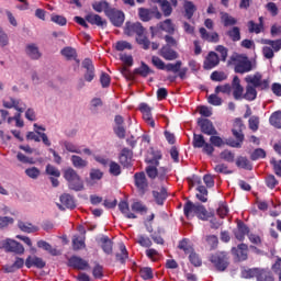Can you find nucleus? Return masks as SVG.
Returning <instances> with one entry per match:
<instances>
[{"instance_id":"obj_33","label":"nucleus","mask_w":281,"mask_h":281,"mask_svg":"<svg viewBox=\"0 0 281 281\" xmlns=\"http://www.w3.org/2000/svg\"><path fill=\"white\" fill-rule=\"evenodd\" d=\"M104 177L103 171L101 169H90V179L87 180L88 184L93 186L97 181H101Z\"/></svg>"},{"instance_id":"obj_36","label":"nucleus","mask_w":281,"mask_h":281,"mask_svg":"<svg viewBox=\"0 0 281 281\" xmlns=\"http://www.w3.org/2000/svg\"><path fill=\"white\" fill-rule=\"evenodd\" d=\"M194 214L201 221H209V218L211 217V215L207 212V210L205 209V206L201 205V204H196V206L194 209Z\"/></svg>"},{"instance_id":"obj_41","label":"nucleus","mask_w":281,"mask_h":281,"mask_svg":"<svg viewBox=\"0 0 281 281\" xmlns=\"http://www.w3.org/2000/svg\"><path fill=\"white\" fill-rule=\"evenodd\" d=\"M269 123L274 128H281V111H274L269 116Z\"/></svg>"},{"instance_id":"obj_26","label":"nucleus","mask_w":281,"mask_h":281,"mask_svg":"<svg viewBox=\"0 0 281 281\" xmlns=\"http://www.w3.org/2000/svg\"><path fill=\"white\" fill-rule=\"evenodd\" d=\"M25 266L31 269L32 267H35L37 269H44L46 267V262L38 257H29L25 261Z\"/></svg>"},{"instance_id":"obj_50","label":"nucleus","mask_w":281,"mask_h":281,"mask_svg":"<svg viewBox=\"0 0 281 281\" xmlns=\"http://www.w3.org/2000/svg\"><path fill=\"white\" fill-rule=\"evenodd\" d=\"M196 191L199 193H196V199L203 203L207 202V194H209V191L206 189V187H203V184H199L196 187Z\"/></svg>"},{"instance_id":"obj_23","label":"nucleus","mask_w":281,"mask_h":281,"mask_svg":"<svg viewBox=\"0 0 281 281\" xmlns=\"http://www.w3.org/2000/svg\"><path fill=\"white\" fill-rule=\"evenodd\" d=\"M160 56L165 58V60L172 61L178 59L179 54L170 46H162V48H160Z\"/></svg>"},{"instance_id":"obj_61","label":"nucleus","mask_w":281,"mask_h":281,"mask_svg":"<svg viewBox=\"0 0 281 281\" xmlns=\"http://www.w3.org/2000/svg\"><path fill=\"white\" fill-rule=\"evenodd\" d=\"M266 157H267V153L261 148L254 149V151L250 154V160L252 161L265 159Z\"/></svg>"},{"instance_id":"obj_64","label":"nucleus","mask_w":281,"mask_h":281,"mask_svg":"<svg viewBox=\"0 0 281 281\" xmlns=\"http://www.w3.org/2000/svg\"><path fill=\"white\" fill-rule=\"evenodd\" d=\"M46 175L55 178H60L61 173L57 167H54V165H47L46 166Z\"/></svg>"},{"instance_id":"obj_32","label":"nucleus","mask_w":281,"mask_h":281,"mask_svg":"<svg viewBox=\"0 0 281 281\" xmlns=\"http://www.w3.org/2000/svg\"><path fill=\"white\" fill-rule=\"evenodd\" d=\"M221 21L224 27L234 26L237 24V19L232 16L228 12H220Z\"/></svg>"},{"instance_id":"obj_12","label":"nucleus","mask_w":281,"mask_h":281,"mask_svg":"<svg viewBox=\"0 0 281 281\" xmlns=\"http://www.w3.org/2000/svg\"><path fill=\"white\" fill-rule=\"evenodd\" d=\"M146 29L143 26L140 22H127L125 23V35L127 36H134L136 37L140 36V34H145Z\"/></svg>"},{"instance_id":"obj_5","label":"nucleus","mask_w":281,"mask_h":281,"mask_svg":"<svg viewBox=\"0 0 281 281\" xmlns=\"http://www.w3.org/2000/svg\"><path fill=\"white\" fill-rule=\"evenodd\" d=\"M3 106L7 109H15L19 113L15 114L16 127L22 128L24 126V121H21V113L24 112L25 106H21L20 100L9 97L3 100Z\"/></svg>"},{"instance_id":"obj_34","label":"nucleus","mask_w":281,"mask_h":281,"mask_svg":"<svg viewBox=\"0 0 281 281\" xmlns=\"http://www.w3.org/2000/svg\"><path fill=\"white\" fill-rule=\"evenodd\" d=\"M60 202L67 209L74 210L76 207L75 198L70 193H63L60 195Z\"/></svg>"},{"instance_id":"obj_37","label":"nucleus","mask_w":281,"mask_h":281,"mask_svg":"<svg viewBox=\"0 0 281 281\" xmlns=\"http://www.w3.org/2000/svg\"><path fill=\"white\" fill-rule=\"evenodd\" d=\"M261 44L271 46V49L274 53H278L281 50V38H278V40L261 38Z\"/></svg>"},{"instance_id":"obj_55","label":"nucleus","mask_w":281,"mask_h":281,"mask_svg":"<svg viewBox=\"0 0 281 281\" xmlns=\"http://www.w3.org/2000/svg\"><path fill=\"white\" fill-rule=\"evenodd\" d=\"M136 43L145 50H148L150 47V41L144 33L136 36Z\"/></svg>"},{"instance_id":"obj_47","label":"nucleus","mask_w":281,"mask_h":281,"mask_svg":"<svg viewBox=\"0 0 281 281\" xmlns=\"http://www.w3.org/2000/svg\"><path fill=\"white\" fill-rule=\"evenodd\" d=\"M18 227L23 232L27 234H32L38 231L37 227L33 226L31 223H24L22 221H19Z\"/></svg>"},{"instance_id":"obj_7","label":"nucleus","mask_w":281,"mask_h":281,"mask_svg":"<svg viewBox=\"0 0 281 281\" xmlns=\"http://www.w3.org/2000/svg\"><path fill=\"white\" fill-rule=\"evenodd\" d=\"M134 186H136V190H138V194L140 196H144L146 194V192L148 191V180L144 171L134 173Z\"/></svg>"},{"instance_id":"obj_53","label":"nucleus","mask_w":281,"mask_h":281,"mask_svg":"<svg viewBox=\"0 0 281 281\" xmlns=\"http://www.w3.org/2000/svg\"><path fill=\"white\" fill-rule=\"evenodd\" d=\"M109 172L112 177H119L122 175V168L119 162H115V160H110V169Z\"/></svg>"},{"instance_id":"obj_29","label":"nucleus","mask_w":281,"mask_h":281,"mask_svg":"<svg viewBox=\"0 0 281 281\" xmlns=\"http://www.w3.org/2000/svg\"><path fill=\"white\" fill-rule=\"evenodd\" d=\"M151 194L154 195V200L156 201V204H158V205H164L165 201L168 198V192H167L166 187H162L160 189V191L151 192Z\"/></svg>"},{"instance_id":"obj_60","label":"nucleus","mask_w":281,"mask_h":281,"mask_svg":"<svg viewBox=\"0 0 281 281\" xmlns=\"http://www.w3.org/2000/svg\"><path fill=\"white\" fill-rule=\"evenodd\" d=\"M132 211L139 213L140 215L146 214L148 212V209L146 205H144L142 202H133L132 204Z\"/></svg>"},{"instance_id":"obj_30","label":"nucleus","mask_w":281,"mask_h":281,"mask_svg":"<svg viewBox=\"0 0 281 281\" xmlns=\"http://www.w3.org/2000/svg\"><path fill=\"white\" fill-rule=\"evenodd\" d=\"M99 243H101V249H103V252H105V255L113 254V241L108 236L101 237V239H99Z\"/></svg>"},{"instance_id":"obj_52","label":"nucleus","mask_w":281,"mask_h":281,"mask_svg":"<svg viewBox=\"0 0 281 281\" xmlns=\"http://www.w3.org/2000/svg\"><path fill=\"white\" fill-rule=\"evenodd\" d=\"M121 249V254H116V261L121 262V265H125L128 259V252L124 244H121L119 247Z\"/></svg>"},{"instance_id":"obj_21","label":"nucleus","mask_w":281,"mask_h":281,"mask_svg":"<svg viewBox=\"0 0 281 281\" xmlns=\"http://www.w3.org/2000/svg\"><path fill=\"white\" fill-rule=\"evenodd\" d=\"M199 33H200V37L207 43H218L220 42V35L217 32H212L210 34L205 27H200Z\"/></svg>"},{"instance_id":"obj_39","label":"nucleus","mask_w":281,"mask_h":281,"mask_svg":"<svg viewBox=\"0 0 281 281\" xmlns=\"http://www.w3.org/2000/svg\"><path fill=\"white\" fill-rule=\"evenodd\" d=\"M257 95H258L257 89L251 85H247L246 91L243 94V99H245L246 101H255L257 99Z\"/></svg>"},{"instance_id":"obj_17","label":"nucleus","mask_w":281,"mask_h":281,"mask_svg":"<svg viewBox=\"0 0 281 281\" xmlns=\"http://www.w3.org/2000/svg\"><path fill=\"white\" fill-rule=\"evenodd\" d=\"M86 22L90 23L91 25H97L101 29H104L108 25L106 20L103 19L100 14L95 13H88L86 15Z\"/></svg>"},{"instance_id":"obj_19","label":"nucleus","mask_w":281,"mask_h":281,"mask_svg":"<svg viewBox=\"0 0 281 281\" xmlns=\"http://www.w3.org/2000/svg\"><path fill=\"white\" fill-rule=\"evenodd\" d=\"M5 252H13L15 255L21 256L25 252V249L22 244L18 243L16 240L8 238Z\"/></svg>"},{"instance_id":"obj_25","label":"nucleus","mask_w":281,"mask_h":281,"mask_svg":"<svg viewBox=\"0 0 281 281\" xmlns=\"http://www.w3.org/2000/svg\"><path fill=\"white\" fill-rule=\"evenodd\" d=\"M155 70L151 69L148 64L140 61V67L134 68V75H138L143 78H147L149 75H154Z\"/></svg>"},{"instance_id":"obj_4","label":"nucleus","mask_w":281,"mask_h":281,"mask_svg":"<svg viewBox=\"0 0 281 281\" xmlns=\"http://www.w3.org/2000/svg\"><path fill=\"white\" fill-rule=\"evenodd\" d=\"M229 254L226 251H217L210 256L209 261L213 265L216 271L224 272L229 267Z\"/></svg>"},{"instance_id":"obj_48","label":"nucleus","mask_w":281,"mask_h":281,"mask_svg":"<svg viewBox=\"0 0 281 281\" xmlns=\"http://www.w3.org/2000/svg\"><path fill=\"white\" fill-rule=\"evenodd\" d=\"M228 76L224 71L214 70L210 75V79L215 82H222L227 80Z\"/></svg>"},{"instance_id":"obj_2","label":"nucleus","mask_w":281,"mask_h":281,"mask_svg":"<svg viewBox=\"0 0 281 281\" xmlns=\"http://www.w3.org/2000/svg\"><path fill=\"white\" fill-rule=\"evenodd\" d=\"M245 125L240 119H236L234 123V127L232 130V135L234 138H226L225 145L232 148H241L245 142V134L243 130Z\"/></svg>"},{"instance_id":"obj_59","label":"nucleus","mask_w":281,"mask_h":281,"mask_svg":"<svg viewBox=\"0 0 281 281\" xmlns=\"http://www.w3.org/2000/svg\"><path fill=\"white\" fill-rule=\"evenodd\" d=\"M188 259H189V262H190L193 267H195V268H199V267L202 266V259H201V257H200L195 251H192V252L189 255Z\"/></svg>"},{"instance_id":"obj_15","label":"nucleus","mask_w":281,"mask_h":281,"mask_svg":"<svg viewBox=\"0 0 281 281\" xmlns=\"http://www.w3.org/2000/svg\"><path fill=\"white\" fill-rule=\"evenodd\" d=\"M233 90V98L236 101L243 100L244 98V87L240 83V79L238 76H234L232 80V86Z\"/></svg>"},{"instance_id":"obj_3","label":"nucleus","mask_w":281,"mask_h":281,"mask_svg":"<svg viewBox=\"0 0 281 281\" xmlns=\"http://www.w3.org/2000/svg\"><path fill=\"white\" fill-rule=\"evenodd\" d=\"M64 178L68 182V188L76 192H80L85 190V182L80 178L78 171L72 169V167H67L64 171Z\"/></svg>"},{"instance_id":"obj_42","label":"nucleus","mask_w":281,"mask_h":281,"mask_svg":"<svg viewBox=\"0 0 281 281\" xmlns=\"http://www.w3.org/2000/svg\"><path fill=\"white\" fill-rule=\"evenodd\" d=\"M256 281H276V279L270 270L260 269Z\"/></svg>"},{"instance_id":"obj_62","label":"nucleus","mask_w":281,"mask_h":281,"mask_svg":"<svg viewBox=\"0 0 281 281\" xmlns=\"http://www.w3.org/2000/svg\"><path fill=\"white\" fill-rule=\"evenodd\" d=\"M260 270L261 269H259V268H254V269L245 270V271L241 272V276L245 279H251V278L258 279Z\"/></svg>"},{"instance_id":"obj_11","label":"nucleus","mask_w":281,"mask_h":281,"mask_svg":"<svg viewBox=\"0 0 281 281\" xmlns=\"http://www.w3.org/2000/svg\"><path fill=\"white\" fill-rule=\"evenodd\" d=\"M151 2L158 3L165 18H169L173 12V8L178 7V0H170V2L168 0H151Z\"/></svg>"},{"instance_id":"obj_56","label":"nucleus","mask_w":281,"mask_h":281,"mask_svg":"<svg viewBox=\"0 0 281 281\" xmlns=\"http://www.w3.org/2000/svg\"><path fill=\"white\" fill-rule=\"evenodd\" d=\"M220 158L228 164H233L235 161V154L234 151H229V149H223Z\"/></svg>"},{"instance_id":"obj_58","label":"nucleus","mask_w":281,"mask_h":281,"mask_svg":"<svg viewBox=\"0 0 281 281\" xmlns=\"http://www.w3.org/2000/svg\"><path fill=\"white\" fill-rule=\"evenodd\" d=\"M37 247H38V248H42V249H44V250H46V251H48L52 256H58L57 249H54V248L52 247V245H49L48 243H46V241H44V240H40V241L37 243Z\"/></svg>"},{"instance_id":"obj_13","label":"nucleus","mask_w":281,"mask_h":281,"mask_svg":"<svg viewBox=\"0 0 281 281\" xmlns=\"http://www.w3.org/2000/svg\"><path fill=\"white\" fill-rule=\"evenodd\" d=\"M220 65L218 54L214 50H210L203 60V69L212 70Z\"/></svg>"},{"instance_id":"obj_18","label":"nucleus","mask_w":281,"mask_h":281,"mask_svg":"<svg viewBox=\"0 0 281 281\" xmlns=\"http://www.w3.org/2000/svg\"><path fill=\"white\" fill-rule=\"evenodd\" d=\"M132 159V149H128V147H123V149H121V154H119V162H121L123 167L128 168L131 166Z\"/></svg>"},{"instance_id":"obj_22","label":"nucleus","mask_w":281,"mask_h":281,"mask_svg":"<svg viewBox=\"0 0 281 281\" xmlns=\"http://www.w3.org/2000/svg\"><path fill=\"white\" fill-rule=\"evenodd\" d=\"M232 254L236 256L239 261H244L248 259V246L245 244H240L237 248H232Z\"/></svg>"},{"instance_id":"obj_20","label":"nucleus","mask_w":281,"mask_h":281,"mask_svg":"<svg viewBox=\"0 0 281 281\" xmlns=\"http://www.w3.org/2000/svg\"><path fill=\"white\" fill-rule=\"evenodd\" d=\"M68 266L76 270H87L89 268L88 261L77 256H74L68 260Z\"/></svg>"},{"instance_id":"obj_51","label":"nucleus","mask_w":281,"mask_h":281,"mask_svg":"<svg viewBox=\"0 0 281 281\" xmlns=\"http://www.w3.org/2000/svg\"><path fill=\"white\" fill-rule=\"evenodd\" d=\"M86 238L85 237H79L75 236L72 239V248L75 251L81 250L86 248Z\"/></svg>"},{"instance_id":"obj_63","label":"nucleus","mask_w":281,"mask_h":281,"mask_svg":"<svg viewBox=\"0 0 281 281\" xmlns=\"http://www.w3.org/2000/svg\"><path fill=\"white\" fill-rule=\"evenodd\" d=\"M140 247L150 248L153 246V241L149 237H146L144 235L138 236V240H136Z\"/></svg>"},{"instance_id":"obj_49","label":"nucleus","mask_w":281,"mask_h":281,"mask_svg":"<svg viewBox=\"0 0 281 281\" xmlns=\"http://www.w3.org/2000/svg\"><path fill=\"white\" fill-rule=\"evenodd\" d=\"M214 93L215 94L223 93V94H226V95H231L232 85L231 83L218 85V86L215 87Z\"/></svg>"},{"instance_id":"obj_8","label":"nucleus","mask_w":281,"mask_h":281,"mask_svg":"<svg viewBox=\"0 0 281 281\" xmlns=\"http://www.w3.org/2000/svg\"><path fill=\"white\" fill-rule=\"evenodd\" d=\"M138 18L143 22H149L153 20V18H156V20H161L162 13L156 9H147V8H138Z\"/></svg>"},{"instance_id":"obj_40","label":"nucleus","mask_w":281,"mask_h":281,"mask_svg":"<svg viewBox=\"0 0 281 281\" xmlns=\"http://www.w3.org/2000/svg\"><path fill=\"white\" fill-rule=\"evenodd\" d=\"M178 249L182 250L184 255H191L194 252V248L189 239H182L178 244Z\"/></svg>"},{"instance_id":"obj_57","label":"nucleus","mask_w":281,"mask_h":281,"mask_svg":"<svg viewBox=\"0 0 281 281\" xmlns=\"http://www.w3.org/2000/svg\"><path fill=\"white\" fill-rule=\"evenodd\" d=\"M263 30V24L256 23L255 21H248L249 33L260 34Z\"/></svg>"},{"instance_id":"obj_46","label":"nucleus","mask_w":281,"mask_h":281,"mask_svg":"<svg viewBox=\"0 0 281 281\" xmlns=\"http://www.w3.org/2000/svg\"><path fill=\"white\" fill-rule=\"evenodd\" d=\"M205 144H206V140L203 134H193V138H192L193 148H203Z\"/></svg>"},{"instance_id":"obj_54","label":"nucleus","mask_w":281,"mask_h":281,"mask_svg":"<svg viewBox=\"0 0 281 281\" xmlns=\"http://www.w3.org/2000/svg\"><path fill=\"white\" fill-rule=\"evenodd\" d=\"M61 55L66 57L67 60H72L77 57L76 48L71 46H66L61 49Z\"/></svg>"},{"instance_id":"obj_6","label":"nucleus","mask_w":281,"mask_h":281,"mask_svg":"<svg viewBox=\"0 0 281 281\" xmlns=\"http://www.w3.org/2000/svg\"><path fill=\"white\" fill-rule=\"evenodd\" d=\"M245 81L246 83L251 85L252 88L259 90H267L270 86L268 79L262 80V75L259 71L255 72L254 75H247L245 77Z\"/></svg>"},{"instance_id":"obj_9","label":"nucleus","mask_w":281,"mask_h":281,"mask_svg":"<svg viewBox=\"0 0 281 281\" xmlns=\"http://www.w3.org/2000/svg\"><path fill=\"white\" fill-rule=\"evenodd\" d=\"M105 15H108V19H110V22L115 27H122V25L125 21V14L121 10L108 9V10H105Z\"/></svg>"},{"instance_id":"obj_44","label":"nucleus","mask_w":281,"mask_h":281,"mask_svg":"<svg viewBox=\"0 0 281 281\" xmlns=\"http://www.w3.org/2000/svg\"><path fill=\"white\" fill-rule=\"evenodd\" d=\"M72 166L77 169H85L88 167V160L81 158V156H71Z\"/></svg>"},{"instance_id":"obj_43","label":"nucleus","mask_w":281,"mask_h":281,"mask_svg":"<svg viewBox=\"0 0 281 281\" xmlns=\"http://www.w3.org/2000/svg\"><path fill=\"white\" fill-rule=\"evenodd\" d=\"M226 35L229 36L232 42H239L241 40L239 26H233L226 32Z\"/></svg>"},{"instance_id":"obj_1","label":"nucleus","mask_w":281,"mask_h":281,"mask_svg":"<svg viewBox=\"0 0 281 281\" xmlns=\"http://www.w3.org/2000/svg\"><path fill=\"white\" fill-rule=\"evenodd\" d=\"M228 65L234 66V72L244 75L252 70V63L248 56L243 54H233L229 57Z\"/></svg>"},{"instance_id":"obj_24","label":"nucleus","mask_w":281,"mask_h":281,"mask_svg":"<svg viewBox=\"0 0 281 281\" xmlns=\"http://www.w3.org/2000/svg\"><path fill=\"white\" fill-rule=\"evenodd\" d=\"M158 29L169 35H173L176 32V25L171 19H165V21H160V23H158Z\"/></svg>"},{"instance_id":"obj_28","label":"nucleus","mask_w":281,"mask_h":281,"mask_svg":"<svg viewBox=\"0 0 281 281\" xmlns=\"http://www.w3.org/2000/svg\"><path fill=\"white\" fill-rule=\"evenodd\" d=\"M119 211H121V214L125 215L128 220H136L137 216L134 213H131L128 202L125 200H121L119 202Z\"/></svg>"},{"instance_id":"obj_38","label":"nucleus","mask_w":281,"mask_h":281,"mask_svg":"<svg viewBox=\"0 0 281 281\" xmlns=\"http://www.w3.org/2000/svg\"><path fill=\"white\" fill-rule=\"evenodd\" d=\"M198 204H193L191 202V200H188L184 205H183V215L187 217V218H191V217H194L193 214H195V209H196Z\"/></svg>"},{"instance_id":"obj_14","label":"nucleus","mask_w":281,"mask_h":281,"mask_svg":"<svg viewBox=\"0 0 281 281\" xmlns=\"http://www.w3.org/2000/svg\"><path fill=\"white\" fill-rule=\"evenodd\" d=\"M81 67L86 69V74H83V79H86L87 82H92V80L95 78V68L91 58L83 59V63H81Z\"/></svg>"},{"instance_id":"obj_45","label":"nucleus","mask_w":281,"mask_h":281,"mask_svg":"<svg viewBox=\"0 0 281 281\" xmlns=\"http://www.w3.org/2000/svg\"><path fill=\"white\" fill-rule=\"evenodd\" d=\"M182 67V61L181 60H176V63H167L165 65V70L167 72H173V74H178L181 70Z\"/></svg>"},{"instance_id":"obj_16","label":"nucleus","mask_w":281,"mask_h":281,"mask_svg":"<svg viewBox=\"0 0 281 281\" xmlns=\"http://www.w3.org/2000/svg\"><path fill=\"white\" fill-rule=\"evenodd\" d=\"M249 227L241 221L237 222V229L234 231V236L238 241H244L246 236L249 235Z\"/></svg>"},{"instance_id":"obj_27","label":"nucleus","mask_w":281,"mask_h":281,"mask_svg":"<svg viewBox=\"0 0 281 281\" xmlns=\"http://www.w3.org/2000/svg\"><path fill=\"white\" fill-rule=\"evenodd\" d=\"M26 54L33 60H38L42 57V53L35 43L27 44Z\"/></svg>"},{"instance_id":"obj_35","label":"nucleus","mask_w":281,"mask_h":281,"mask_svg":"<svg viewBox=\"0 0 281 281\" xmlns=\"http://www.w3.org/2000/svg\"><path fill=\"white\" fill-rule=\"evenodd\" d=\"M183 9H184V16L188 20H191L193 18L194 13L196 12L195 4L189 0H184Z\"/></svg>"},{"instance_id":"obj_10","label":"nucleus","mask_w":281,"mask_h":281,"mask_svg":"<svg viewBox=\"0 0 281 281\" xmlns=\"http://www.w3.org/2000/svg\"><path fill=\"white\" fill-rule=\"evenodd\" d=\"M196 124L202 134L207 136L218 135L216 127L213 125L210 119H198Z\"/></svg>"},{"instance_id":"obj_31","label":"nucleus","mask_w":281,"mask_h":281,"mask_svg":"<svg viewBox=\"0 0 281 281\" xmlns=\"http://www.w3.org/2000/svg\"><path fill=\"white\" fill-rule=\"evenodd\" d=\"M235 165L237 168L245 169V170H252V164L246 156H237Z\"/></svg>"}]
</instances>
